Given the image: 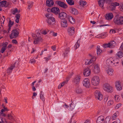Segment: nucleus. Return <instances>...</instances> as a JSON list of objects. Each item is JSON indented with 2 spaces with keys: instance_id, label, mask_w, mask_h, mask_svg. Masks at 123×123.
Listing matches in <instances>:
<instances>
[{
  "instance_id": "obj_1",
  "label": "nucleus",
  "mask_w": 123,
  "mask_h": 123,
  "mask_svg": "<svg viewBox=\"0 0 123 123\" xmlns=\"http://www.w3.org/2000/svg\"><path fill=\"white\" fill-rule=\"evenodd\" d=\"M45 16L47 18L46 21L48 25L54 26L55 25V18L53 17H51L50 16V14L49 13L46 14Z\"/></svg>"
},
{
  "instance_id": "obj_2",
  "label": "nucleus",
  "mask_w": 123,
  "mask_h": 123,
  "mask_svg": "<svg viewBox=\"0 0 123 123\" xmlns=\"http://www.w3.org/2000/svg\"><path fill=\"white\" fill-rule=\"evenodd\" d=\"M114 22L118 25H123V17L115 16L114 18Z\"/></svg>"
},
{
  "instance_id": "obj_3",
  "label": "nucleus",
  "mask_w": 123,
  "mask_h": 123,
  "mask_svg": "<svg viewBox=\"0 0 123 123\" xmlns=\"http://www.w3.org/2000/svg\"><path fill=\"white\" fill-rule=\"evenodd\" d=\"M116 44L115 42L114 41H112L107 43H105L103 45V47L105 48H113L116 45Z\"/></svg>"
},
{
  "instance_id": "obj_4",
  "label": "nucleus",
  "mask_w": 123,
  "mask_h": 123,
  "mask_svg": "<svg viewBox=\"0 0 123 123\" xmlns=\"http://www.w3.org/2000/svg\"><path fill=\"white\" fill-rule=\"evenodd\" d=\"M19 30L18 29H14L12 31V33L10 36V38H15L18 35L19 31Z\"/></svg>"
},
{
  "instance_id": "obj_5",
  "label": "nucleus",
  "mask_w": 123,
  "mask_h": 123,
  "mask_svg": "<svg viewBox=\"0 0 123 123\" xmlns=\"http://www.w3.org/2000/svg\"><path fill=\"white\" fill-rule=\"evenodd\" d=\"M100 80L98 77L97 76L92 77L91 80L92 84L94 86H97L98 85Z\"/></svg>"
},
{
  "instance_id": "obj_6",
  "label": "nucleus",
  "mask_w": 123,
  "mask_h": 123,
  "mask_svg": "<svg viewBox=\"0 0 123 123\" xmlns=\"http://www.w3.org/2000/svg\"><path fill=\"white\" fill-rule=\"evenodd\" d=\"M42 38L40 35V34L37 33L36 35V37L34 38V43L35 44H37L42 41Z\"/></svg>"
},
{
  "instance_id": "obj_7",
  "label": "nucleus",
  "mask_w": 123,
  "mask_h": 123,
  "mask_svg": "<svg viewBox=\"0 0 123 123\" xmlns=\"http://www.w3.org/2000/svg\"><path fill=\"white\" fill-rule=\"evenodd\" d=\"M103 87L104 90L108 92H111L112 91L113 88L108 84H104Z\"/></svg>"
},
{
  "instance_id": "obj_8",
  "label": "nucleus",
  "mask_w": 123,
  "mask_h": 123,
  "mask_svg": "<svg viewBox=\"0 0 123 123\" xmlns=\"http://www.w3.org/2000/svg\"><path fill=\"white\" fill-rule=\"evenodd\" d=\"M94 95L96 98L101 101L102 99L103 95L99 91H96L94 92Z\"/></svg>"
},
{
  "instance_id": "obj_9",
  "label": "nucleus",
  "mask_w": 123,
  "mask_h": 123,
  "mask_svg": "<svg viewBox=\"0 0 123 123\" xmlns=\"http://www.w3.org/2000/svg\"><path fill=\"white\" fill-rule=\"evenodd\" d=\"M55 3L60 6L64 9H66L68 7L67 4L63 2L60 1H56Z\"/></svg>"
},
{
  "instance_id": "obj_10",
  "label": "nucleus",
  "mask_w": 123,
  "mask_h": 123,
  "mask_svg": "<svg viewBox=\"0 0 123 123\" xmlns=\"http://www.w3.org/2000/svg\"><path fill=\"white\" fill-rule=\"evenodd\" d=\"M81 76L78 75H76L73 80L74 83L75 85H78L80 83Z\"/></svg>"
},
{
  "instance_id": "obj_11",
  "label": "nucleus",
  "mask_w": 123,
  "mask_h": 123,
  "mask_svg": "<svg viewBox=\"0 0 123 123\" xmlns=\"http://www.w3.org/2000/svg\"><path fill=\"white\" fill-rule=\"evenodd\" d=\"M111 0H99L98 1V4L99 6L103 8L105 2L109 4L110 3Z\"/></svg>"
},
{
  "instance_id": "obj_12",
  "label": "nucleus",
  "mask_w": 123,
  "mask_h": 123,
  "mask_svg": "<svg viewBox=\"0 0 123 123\" xmlns=\"http://www.w3.org/2000/svg\"><path fill=\"white\" fill-rule=\"evenodd\" d=\"M83 86L86 88H89L90 86L89 80L88 78L85 79L83 80Z\"/></svg>"
},
{
  "instance_id": "obj_13",
  "label": "nucleus",
  "mask_w": 123,
  "mask_h": 123,
  "mask_svg": "<svg viewBox=\"0 0 123 123\" xmlns=\"http://www.w3.org/2000/svg\"><path fill=\"white\" fill-rule=\"evenodd\" d=\"M58 15V18L62 20L65 19L67 17V14L64 12H60Z\"/></svg>"
},
{
  "instance_id": "obj_14",
  "label": "nucleus",
  "mask_w": 123,
  "mask_h": 123,
  "mask_svg": "<svg viewBox=\"0 0 123 123\" xmlns=\"http://www.w3.org/2000/svg\"><path fill=\"white\" fill-rule=\"evenodd\" d=\"M52 12L55 15H58L60 12L59 8L57 7H54L52 8Z\"/></svg>"
},
{
  "instance_id": "obj_15",
  "label": "nucleus",
  "mask_w": 123,
  "mask_h": 123,
  "mask_svg": "<svg viewBox=\"0 0 123 123\" xmlns=\"http://www.w3.org/2000/svg\"><path fill=\"white\" fill-rule=\"evenodd\" d=\"M75 28L73 27H68V29L67 31L70 36H72L74 33Z\"/></svg>"
},
{
  "instance_id": "obj_16",
  "label": "nucleus",
  "mask_w": 123,
  "mask_h": 123,
  "mask_svg": "<svg viewBox=\"0 0 123 123\" xmlns=\"http://www.w3.org/2000/svg\"><path fill=\"white\" fill-rule=\"evenodd\" d=\"M91 70L88 68H87L85 69L83 72L84 75L85 76H89L90 74Z\"/></svg>"
},
{
  "instance_id": "obj_17",
  "label": "nucleus",
  "mask_w": 123,
  "mask_h": 123,
  "mask_svg": "<svg viewBox=\"0 0 123 123\" xmlns=\"http://www.w3.org/2000/svg\"><path fill=\"white\" fill-rule=\"evenodd\" d=\"M93 70L94 72L95 73H98L100 71L99 67L98 64H96L94 66Z\"/></svg>"
},
{
  "instance_id": "obj_18",
  "label": "nucleus",
  "mask_w": 123,
  "mask_h": 123,
  "mask_svg": "<svg viewBox=\"0 0 123 123\" xmlns=\"http://www.w3.org/2000/svg\"><path fill=\"white\" fill-rule=\"evenodd\" d=\"M104 120V117L103 116H100L97 118L96 121L97 123H103Z\"/></svg>"
},
{
  "instance_id": "obj_19",
  "label": "nucleus",
  "mask_w": 123,
  "mask_h": 123,
  "mask_svg": "<svg viewBox=\"0 0 123 123\" xmlns=\"http://www.w3.org/2000/svg\"><path fill=\"white\" fill-rule=\"evenodd\" d=\"M54 4L53 1L52 0H47L46 5L47 6L49 7H51Z\"/></svg>"
},
{
  "instance_id": "obj_20",
  "label": "nucleus",
  "mask_w": 123,
  "mask_h": 123,
  "mask_svg": "<svg viewBox=\"0 0 123 123\" xmlns=\"http://www.w3.org/2000/svg\"><path fill=\"white\" fill-rule=\"evenodd\" d=\"M61 26L64 28L67 27L68 25L67 21L65 19L61 21Z\"/></svg>"
},
{
  "instance_id": "obj_21",
  "label": "nucleus",
  "mask_w": 123,
  "mask_h": 123,
  "mask_svg": "<svg viewBox=\"0 0 123 123\" xmlns=\"http://www.w3.org/2000/svg\"><path fill=\"white\" fill-rule=\"evenodd\" d=\"M122 86L120 84V83L119 81L116 82V86L117 90L119 91L121 90L122 89Z\"/></svg>"
},
{
  "instance_id": "obj_22",
  "label": "nucleus",
  "mask_w": 123,
  "mask_h": 123,
  "mask_svg": "<svg viewBox=\"0 0 123 123\" xmlns=\"http://www.w3.org/2000/svg\"><path fill=\"white\" fill-rule=\"evenodd\" d=\"M113 17V15L111 13H109L108 14H106L105 16L106 19L108 20L111 19Z\"/></svg>"
},
{
  "instance_id": "obj_23",
  "label": "nucleus",
  "mask_w": 123,
  "mask_h": 123,
  "mask_svg": "<svg viewBox=\"0 0 123 123\" xmlns=\"http://www.w3.org/2000/svg\"><path fill=\"white\" fill-rule=\"evenodd\" d=\"M1 110V111L0 112V116L1 115L5 117L6 116V114L4 113L6 111H8L9 110L7 109V108H3Z\"/></svg>"
},
{
  "instance_id": "obj_24",
  "label": "nucleus",
  "mask_w": 123,
  "mask_h": 123,
  "mask_svg": "<svg viewBox=\"0 0 123 123\" xmlns=\"http://www.w3.org/2000/svg\"><path fill=\"white\" fill-rule=\"evenodd\" d=\"M70 10L71 13L74 14L76 15L78 14V12L77 10L75 8H71Z\"/></svg>"
},
{
  "instance_id": "obj_25",
  "label": "nucleus",
  "mask_w": 123,
  "mask_h": 123,
  "mask_svg": "<svg viewBox=\"0 0 123 123\" xmlns=\"http://www.w3.org/2000/svg\"><path fill=\"white\" fill-rule=\"evenodd\" d=\"M16 63L15 62L13 64H12L7 70V72L8 73L10 74L12 72V70L13 68L14 67H15V64Z\"/></svg>"
},
{
  "instance_id": "obj_26",
  "label": "nucleus",
  "mask_w": 123,
  "mask_h": 123,
  "mask_svg": "<svg viewBox=\"0 0 123 123\" xmlns=\"http://www.w3.org/2000/svg\"><path fill=\"white\" fill-rule=\"evenodd\" d=\"M7 1H6L3 0L0 2V6L2 7H6Z\"/></svg>"
},
{
  "instance_id": "obj_27",
  "label": "nucleus",
  "mask_w": 123,
  "mask_h": 123,
  "mask_svg": "<svg viewBox=\"0 0 123 123\" xmlns=\"http://www.w3.org/2000/svg\"><path fill=\"white\" fill-rule=\"evenodd\" d=\"M113 71L112 69L108 68L106 71L108 74L110 75H112L113 74Z\"/></svg>"
},
{
  "instance_id": "obj_28",
  "label": "nucleus",
  "mask_w": 123,
  "mask_h": 123,
  "mask_svg": "<svg viewBox=\"0 0 123 123\" xmlns=\"http://www.w3.org/2000/svg\"><path fill=\"white\" fill-rule=\"evenodd\" d=\"M68 19L70 22L72 24H73L75 23L74 19L71 16H69Z\"/></svg>"
},
{
  "instance_id": "obj_29",
  "label": "nucleus",
  "mask_w": 123,
  "mask_h": 123,
  "mask_svg": "<svg viewBox=\"0 0 123 123\" xmlns=\"http://www.w3.org/2000/svg\"><path fill=\"white\" fill-rule=\"evenodd\" d=\"M7 118L9 120L12 121H13L14 120V118L13 116L11 114H8L7 116Z\"/></svg>"
},
{
  "instance_id": "obj_30",
  "label": "nucleus",
  "mask_w": 123,
  "mask_h": 123,
  "mask_svg": "<svg viewBox=\"0 0 123 123\" xmlns=\"http://www.w3.org/2000/svg\"><path fill=\"white\" fill-rule=\"evenodd\" d=\"M27 3L28 4V9H30L33 6V2L32 1H29Z\"/></svg>"
},
{
  "instance_id": "obj_31",
  "label": "nucleus",
  "mask_w": 123,
  "mask_h": 123,
  "mask_svg": "<svg viewBox=\"0 0 123 123\" xmlns=\"http://www.w3.org/2000/svg\"><path fill=\"white\" fill-rule=\"evenodd\" d=\"M111 117L108 116L106 117L105 119L104 123H110Z\"/></svg>"
},
{
  "instance_id": "obj_32",
  "label": "nucleus",
  "mask_w": 123,
  "mask_h": 123,
  "mask_svg": "<svg viewBox=\"0 0 123 123\" xmlns=\"http://www.w3.org/2000/svg\"><path fill=\"white\" fill-rule=\"evenodd\" d=\"M20 16V14L18 13L16 15L15 17L16 18V19L15 20V22L17 23H18L19 22V19Z\"/></svg>"
},
{
  "instance_id": "obj_33",
  "label": "nucleus",
  "mask_w": 123,
  "mask_h": 123,
  "mask_svg": "<svg viewBox=\"0 0 123 123\" xmlns=\"http://www.w3.org/2000/svg\"><path fill=\"white\" fill-rule=\"evenodd\" d=\"M80 39L79 38L74 45V47H76V49H78L80 46L79 43L80 42Z\"/></svg>"
},
{
  "instance_id": "obj_34",
  "label": "nucleus",
  "mask_w": 123,
  "mask_h": 123,
  "mask_svg": "<svg viewBox=\"0 0 123 123\" xmlns=\"http://www.w3.org/2000/svg\"><path fill=\"white\" fill-rule=\"evenodd\" d=\"M75 92L78 94H81L83 92V91L81 88H78L76 89Z\"/></svg>"
},
{
  "instance_id": "obj_35",
  "label": "nucleus",
  "mask_w": 123,
  "mask_h": 123,
  "mask_svg": "<svg viewBox=\"0 0 123 123\" xmlns=\"http://www.w3.org/2000/svg\"><path fill=\"white\" fill-rule=\"evenodd\" d=\"M97 54L98 55L102 52V51L100 49V47L99 46H97Z\"/></svg>"
},
{
  "instance_id": "obj_36",
  "label": "nucleus",
  "mask_w": 123,
  "mask_h": 123,
  "mask_svg": "<svg viewBox=\"0 0 123 123\" xmlns=\"http://www.w3.org/2000/svg\"><path fill=\"white\" fill-rule=\"evenodd\" d=\"M69 48H68L65 49V51L64 53V54L65 56H67V54L69 52Z\"/></svg>"
},
{
  "instance_id": "obj_37",
  "label": "nucleus",
  "mask_w": 123,
  "mask_h": 123,
  "mask_svg": "<svg viewBox=\"0 0 123 123\" xmlns=\"http://www.w3.org/2000/svg\"><path fill=\"white\" fill-rule=\"evenodd\" d=\"M111 60H112V58H110L106 60V64L108 65H111Z\"/></svg>"
},
{
  "instance_id": "obj_38",
  "label": "nucleus",
  "mask_w": 123,
  "mask_h": 123,
  "mask_svg": "<svg viewBox=\"0 0 123 123\" xmlns=\"http://www.w3.org/2000/svg\"><path fill=\"white\" fill-rule=\"evenodd\" d=\"M79 5L81 6L84 7V6H85L86 4V1H80L79 2Z\"/></svg>"
},
{
  "instance_id": "obj_39",
  "label": "nucleus",
  "mask_w": 123,
  "mask_h": 123,
  "mask_svg": "<svg viewBox=\"0 0 123 123\" xmlns=\"http://www.w3.org/2000/svg\"><path fill=\"white\" fill-rule=\"evenodd\" d=\"M7 122L5 119L0 118V123H6Z\"/></svg>"
},
{
  "instance_id": "obj_40",
  "label": "nucleus",
  "mask_w": 123,
  "mask_h": 123,
  "mask_svg": "<svg viewBox=\"0 0 123 123\" xmlns=\"http://www.w3.org/2000/svg\"><path fill=\"white\" fill-rule=\"evenodd\" d=\"M117 55L120 58H121L123 56V54L121 52H119L117 53Z\"/></svg>"
},
{
  "instance_id": "obj_41",
  "label": "nucleus",
  "mask_w": 123,
  "mask_h": 123,
  "mask_svg": "<svg viewBox=\"0 0 123 123\" xmlns=\"http://www.w3.org/2000/svg\"><path fill=\"white\" fill-rule=\"evenodd\" d=\"M114 5V4L112 3L110 6V7L111 8V10H114L115 8L116 7Z\"/></svg>"
},
{
  "instance_id": "obj_42",
  "label": "nucleus",
  "mask_w": 123,
  "mask_h": 123,
  "mask_svg": "<svg viewBox=\"0 0 123 123\" xmlns=\"http://www.w3.org/2000/svg\"><path fill=\"white\" fill-rule=\"evenodd\" d=\"M119 96L118 95H115L114 96V98L116 101L118 102L119 100Z\"/></svg>"
},
{
  "instance_id": "obj_43",
  "label": "nucleus",
  "mask_w": 123,
  "mask_h": 123,
  "mask_svg": "<svg viewBox=\"0 0 123 123\" xmlns=\"http://www.w3.org/2000/svg\"><path fill=\"white\" fill-rule=\"evenodd\" d=\"M0 21L1 22V24L2 25V24L4 23V22L5 21V19L4 16H3L2 17H1L0 20Z\"/></svg>"
},
{
  "instance_id": "obj_44",
  "label": "nucleus",
  "mask_w": 123,
  "mask_h": 123,
  "mask_svg": "<svg viewBox=\"0 0 123 123\" xmlns=\"http://www.w3.org/2000/svg\"><path fill=\"white\" fill-rule=\"evenodd\" d=\"M69 5H72L74 4V2L72 0H70L67 2Z\"/></svg>"
},
{
  "instance_id": "obj_45",
  "label": "nucleus",
  "mask_w": 123,
  "mask_h": 123,
  "mask_svg": "<svg viewBox=\"0 0 123 123\" xmlns=\"http://www.w3.org/2000/svg\"><path fill=\"white\" fill-rule=\"evenodd\" d=\"M11 53V50H9L7 51L6 53V54H5L4 55V57L7 56L8 55H10Z\"/></svg>"
},
{
  "instance_id": "obj_46",
  "label": "nucleus",
  "mask_w": 123,
  "mask_h": 123,
  "mask_svg": "<svg viewBox=\"0 0 123 123\" xmlns=\"http://www.w3.org/2000/svg\"><path fill=\"white\" fill-rule=\"evenodd\" d=\"M18 12V9L17 8H15L14 10L12 12V13L14 15L15 14Z\"/></svg>"
},
{
  "instance_id": "obj_47",
  "label": "nucleus",
  "mask_w": 123,
  "mask_h": 123,
  "mask_svg": "<svg viewBox=\"0 0 123 123\" xmlns=\"http://www.w3.org/2000/svg\"><path fill=\"white\" fill-rule=\"evenodd\" d=\"M117 113H118V111H117L116 112V113L114 114L112 116V119L113 120H114L117 117Z\"/></svg>"
},
{
  "instance_id": "obj_48",
  "label": "nucleus",
  "mask_w": 123,
  "mask_h": 123,
  "mask_svg": "<svg viewBox=\"0 0 123 123\" xmlns=\"http://www.w3.org/2000/svg\"><path fill=\"white\" fill-rule=\"evenodd\" d=\"M119 8L120 11H123V3L120 5Z\"/></svg>"
},
{
  "instance_id": "obj_49",
  "label": "nucleus",
  "mask_w": 123,
  "mask_h": 123,
  "mask_svg": "<svg viewBox=\"0 0 123 123\" xmlns=\"http://www.w3.org/2000/svg\"><path fill=\"white\" fill-rule=\"evenodd\" d=\"M14 24V22L13 21L12 22L11 20H10L9 21L8 24L9 26H11V27L12 25H13Z\"/></svg>"
},
{
  "instance_id": "obj_50",
  "label": "nucleus",
  "mask_w": 123,
  "mask_h": 123,
  "mask_svg": "<svg viewBox=\"0 0 123 123\" xmlns=\"http://www.w3.org/2000/svg\"><path fill=\"white\" fill-rule=\"evenodd\" d=\"M40 98L41 99H42L43 101H45L44 97L43 95V94H40Z\"/></svg>"
},
{
  "instance_id": "obj_51",
  "label": "nucleus",
  "mask_w": 123,
  "mask_h": 123,
  "mask_svg": "<svg viewBox=\"0 0 123 123\" xmlns=\"http://www.w3.org/2000/svg\"><path fill=\"white\" fill-rule=\"evenodd\" d=\"M8 44V43L7 42H6L5 43H3L2 45L3 46L2 47L5 48H6V47Z\"/></svg>"
},
{
  "instance_id": "obj_52",
  "label": "nucleus",
  "mask_w": 123,
  "mask_h": 123,
  "mask_svg": "<svg viewBox=\"0 0 123 123\" xmlns=\"http://www.w3.org/2000/svg\"><path fill=\"white\" fill-rule=\"evenodd\" d=\"M50 57H51V56H49L48 57H45L44 58L46 60V61L47 62L48 61H49V60L50 59Z\"/></svg>"
},
{
  "instance_id": "obj_53",
  "label": "nucleus",
  "mask_w": 123,
  "mask_h": 123,
  "mask_svg": "<svg viewBox=\"0 0 123 123\" xmlns=\"http://www.w3.org/2000/svg\"><path fill=\"white\" fill-rule=\"evenodd\" d=\"M30 62L32 63H34L36 62V61L34 59H32L30 60Z\"/></svg>"
},
{
  "instance_id": "obj_54",
  "label": "nucleus",
  "mask_w": 123,
  "mask_h": 123,
  "mask_svg": "<svg viewBox=\"0 0 123 123\" xmlns=\"http://www.w3.org/2000/svg\"><path fill=\"white\" fill-rule=\"evenodd\" d=\"M6 48H5L2 47L1 49V50L0 51V52H1L3 53L4 52Z\"/></svg>"
},
{
  "instance_id": "obj_55",
  "label": "nucleus",
  "mask_w": 123,
  "mask_h": 123,
  "mask_svg": "<svg viewBox=\"0 0 123 123\" xmlns=\"http://www.w3.org/2000/svg\"><path fill=\"white\" fill-rule=\"evenodd\" d=\"M105 34V33H101V34H99L97 36H96L95 37H96V38H98V37H97V36H100L99 37H101L102 36H104Z\"/></svg>"
},
{
  "instance_id": "obj_56",
  "label": "nucleus",
  "mask_w": 123,
  "mask_h": 123,
  "mask_svg": "<svg viewBox=\"0 0 123 123\" xmlns=\"http://www.w3.org/2000/svg\"><path fill=\"white\" fill-rule=\"evenodd\" d=\"M113 104V103L112 101H109L107 103L108 105L109 106H110L111 105H112V104Z\"/></svg>"
},
{
  "instance_id": "obj_57",
  "label": "nucleus",
  "mask_w": 123,
  "mask_h": 123,
  "mask_svg": "<svg viewBox=\"0 0 123 123\" xmlns=\"http://www.w3.org/2000/svg\"><path fill=\"white\" fill-rule=\"evenodd\" d=\"M113 61L114 62L113 64V65H113V66H116V65H115V60H111V65H112V63H113Z\"/></svg>"
},
{
  "instance_id": "obj_58",
  "label": "nucleus",
  "mask_w": 123,
  "mask_h": 123,
  "mask_svg": "<svg viewBox=\"0 0 123 123\" xmlns=\"http://www.w3.org/2000/svg\"><path fill=\"white\" fill-rule=\"evenodd\" d=\"M47 32L45 30H43L42 31V34L45 35H46L47 33Z\"/></svg>"
},
{
  "instance_id": "obj_59",
  "label": "nucleus",
  "mask_w": 123,
  "mask_h": 123,
  "mask_svg": "<svg viewBox=\"0 0 123 123\" xmlns=\"http://www.w3.org/2000/svg\"><path fill=\"white\" fill-rule=\"evenodd\" d=\"M12 42L13 43L16 44L17 43V41L16 39H13L12 40Z\"/></svg>"
},
{
  "instance_id": "obj_60",
  "label": "nucleus",
  "mask_w": 123,
  "mask_h": 123,
  "mask_svg": "<svg viewBox=\"0 0 123 123\" xmlns=\"http://www.w3.org/2000/svg\"><path fill=\"white\" fill-rule=\"evenodd\" d=\"M121 104L120 103L117 104L116 106V108H119L121 107Z\"/></svg>"
},
{
  "instance_id": "obj_61",
  "label": "nucleus",
  "mask_w": 123,
  "mask_h": 123,
  "mask_svg": "<svg viewBox=\"0 0 123 123\" xmlns=\"http://www.w3.org/2000/svg\"><path fill=\"white\" fill-rule=\"evenodd\" d=\"M113 4H114V5L116 7V6H118L119 5V4L117 2H114L113 3Z\"/></svg>"
},
{
  "instance_id": "obj_62",
  "label": "nucleus",
  "mask_w": 123,
  "mask_h": 123,
  "mask_svg": "<svg viewBox=\"0 0 123 123\" xmlns=\"http://www.w3.org/2000/svg\"><path fill=\"white\" fill-rule=\"evenodd\" d=\"M89 63L88 62V60H86L85 61V64L86 65H89Z\"/></svg>"
},
{
  "instance_id": "obj_63",
  "label": "nucleus",
  "mask_w": 123,
  "mask_h": 123,
  "mask_svg": "<svg viewBox=\"0 0 123 123\" xmlns=\"http://www.w3.org/2000/svg\"><path fill=\"white\" fill-rule=\"evenodd\" d=\"M94 61V60H92L91 59L90 61H88V62L89 63V65L91 64Z\"/></svg>"
},
{
  "instance_id": "obj_64",
  "label": "nucleus",
  "mask_w": 123,
  "mask_h": 123,
  "mask_svg": "<svg viewBox=\"0 0 123 123\" xmlns=\"http://www.w3.org/2000/svg\"><path fill=\"white\" fill-rule=\"evenodd\" d=\"M114 122H116V123H121L120 120L119 119H117L116 121Z\"/></svg>"
}]
</instances>
